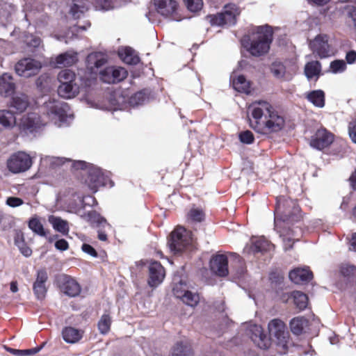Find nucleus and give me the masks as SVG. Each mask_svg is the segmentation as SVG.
Returning a JSON list of instances; mask_svg holds the SVG:
<instances>
[{"label":"nucleus","instance_id":"nucleus-1","mask_svg":"<svg viewBox=\"0 0 356 356\" xmlns=\"http://www.w3.org/2000/svg\"><path fill=\"white\" fill-rule=\"evenodd\" d=\"M300 218V208L294 200L284 197L277 198L275 229L283 239L285 251L291 249L294 241L298 240L296 238V230L291 229L289 225L298 222Z\"/></svg>","mask_w":356,"mask_h":356},{"label":"nucleus","instance_id":"nucleus-2","mask_svg":"<svg viewBox=\"0 0 356 356\" xmlns=\"http://www.w3.org/2000/svg\"><path fill=\"white\" fill-rule=\"evenodd\" d=\"M250 126L257 132L264 129L269 132H277L283 129L285 119L266 101H255L247 110Z\"/></svg>","mask_w":356,"mask_h":356},{"label":"nucleus","instance_id":"nucleus-3","mask_svg":"<svg viewBox=\"0 0 356 356\" xmlns=\"http://www.w3.org/2000/svg\"><path fill=\"white\" fill-rule=\"evenodd\" d=\"M273 40V31L269 26H258L252 34L241 39L242 46L253 56H261L268 52Z\"/></svg>","mask_w":356,"mask_h":356},{"label":"nucleus","instance_id":"nucleus-4","mask_svg":"<svg viewBox=\"0 0 356 356\" xmlns=\"http://www.w3.org/2000/svg\"><path fill=\"white\" fill-rule=\"evenodd\" d=\"M43 110L49 121L58 127L65 123L69 118L67 113L69 110L68 105L54 98L49 97L48 101L44 102Z\"/></svg>","mask_w":356,"mask_h":356},{"label":"nucleus","instance_id":"nucleus-5","mask_svg":"<svg viewBox=\"0 0 356 356\" xmlns=\"http://www.w3.org/2000/svg\"><path fill=\"white\" fill-rule=\"evenodd\" d=\"M270 341H272L285 353L289 340V333L286 324L279 318H274L268 324Z\"/></svg>","mask_w":356,"mask_h":356},{"label":"nucleus","instance_id":"nucleus-6","mask_svg":"<svg viewBox=\"0 0 356 356\" xmlns=\"http://www.w3.org/2000/svg\"><path fill=\"white\" fill-rule=\"evenodd\" d=\"M239 14L240 10L235 4H228L225 6L223 12L208 15L207 18L213 26H231L235 24Z\"/></svg>","mask_w":356,"mask_h":356},{"label":"nucleus","instance_id":"nucleus-7","mask_svg":"<svg viewBox=\"0 0 356 356\" xmlns=\"http://www.w3.org/2000/svg\"><path fill=\"white\" fill-rule=\"evenodd\" d=\"M81 217L97 228V238L99 241H107V232L111 229V226L104 218L95 211H89Z\"/></svg>","mask_w":356,"mask_h":356},{"label":"nucleus","instance_id":"nucleus-8","mask_svg":"<svg viewBox=\"0 0 356 356\" xmlns=\"http://www.w3.org/2000/svg\"><path fill=\"white\" fill-rule=\"evenodd\" d=\"M191 243L188 232L184 227H178L172 232L168 244L170 250L177 254L182 252Z\"/></svg>","mask_w":356,"mask_h":356},{"label":"nucleus","instance_id":"nucleus-9","mask_svg":"<svg viewBox=\"0 0 356 356\" xmlns=\"http://www.w3.org/2000/svg\"><path fill=\"white\" fill-rule=\"evenodd\" d=\"M6 164L10 172L19 173L29 170L32 165V161L29 154L23 152H18L8 158Z\"/></svg>","mask_w":356,"mask_h":356},{"label":"nucleus","instance_id":"nucleus-10","mask_svg":"<svg viewBox=\"0 0 356 356\" xmlns=\"http://www.w3.org/2000/svg\"><path fill=\"white\" fill-rule=\"evenodd\" d=\"M41 68V63L31 58H25L19 60L15 67L16 73L25 78L35 76Z\"/></svg>","mask_w":356,"mask_h":356},{"label":"nucleus","instance_id":"nucleus-11","mask_svg":"<svg viewBox=\"0 0 356 356\" xmlns=\"http://www.w3.org/2000/svg\"><path fill=\"white\" fill-rule=\"evenodd\" d=\"M296 71V66L288 61H275L270 65V72L274 77L281 81H290Z\"/></svg>","mask_w":356,"mask_h":356},{"label":"nucleus","instance_id":"nucleus-12","mask_svg":"<svg viewBox=\"0 0 356 356\" xmlns=\"http://www.w3.org/2000/svg\"><path fill=\"white\" fill-rule=\"evenodd\" d=\"M57 284L60 291L69 297L78 296L81 291L79 282L73 277L62 274L56 277Z\"/></svg>","mask_w":356,"mask_h":356},{"label":"nucleus","instance_id":"nucleus-13","mask_svg":"<svg viewBox=\"0 0 356 356\" xmlns=\"http://www.w3.org/2000/svg\"><path fill=\"white\" fill-rule=\"evenodd\" d=\"M172 291L176 298L191 307H195L200 301L198 293L188 290L186 284L182 282L175 284Z\"/></svg>","mask_w":356,"mask_h":356},{"label":"nucleus","instance_id":"nucleus-14","mask_svg":"<svg viewBox=\"0 0 356 356\" xmlns=\"http://www.w3.org/2000/svg\"><path fill=\"white\" fill-rule=\"evenodd\" d=\"M156 12L165 17H169L175 21H180L177 15L178 3L175 0H154Z\"/></svg>","mask_w":356,"mask_h":356},{"label":"nucleus","instance_id":"nucleus-15","mask_svg":"<svg viewBox=\"0 0 356 356\" xmlns=\"http://www.w3.org/2000/svg\"><path fill=\"white\" fill-rule=\"evenodd\" d=\"M334 141V135L324 128L318 129L310 140V145L318 150L329 147Z\"/></svg>","mask_w":356,"mask_h":356},{"label":"nucleus","instance_id":"nucleus-16","mask_svg":"<svg viewBox=\"0 0 356 356\" xmlns=\"http://www.w3.org/2000/svg\"><path fill=\"white\" fill-rule=\"evenodd\" d=\"M310 47L314 54H316L321 58L329 57L333 54L328 44L327 36L325 35H317L314 40L310 42Z\"/></svg>","mask_w":356,"mask_h":356},{"label":"nucleus","instance_id":"nucleus-17","mask_svg":"<svg viewBox=\"0 0 356 356\" xmlns=\"http://www.w3.org/2000/svg\"><path fill=\"white\" fill-rule=\"evenodd\" d=\"M46 123L37 113H29L22 118L19 127L26 133H33Z\"/></svg>","mask_w":356,"mask_h":356},{"label":"nucleus","instance_id":"nucleus-18","mask_svg":"<svg viewBox=\"0 0 356 356\" xmlns=\"http://www.w3.org/2000/svg\"><path fill=\"white\" fill-rule=\"evenodd\" d=\"M85 183L93 193H95L99 186L106 184L105 177L99 168L90 165Z\"/></svg>","mask_w":356,"mask_h":356},{"label":"nucleus","instance_id":"nucleus-19","mask_svg":"<svg viewBox=\"0 0 356 356\" xmlns=\"http://www.w3.org/2000/svg\"><path fill=\"white\" fill-rule=\"evenodd\" d=\"M252 341L261 349H266L270 346V339L263 332L262 327L257 324H250L248 328Z\"/></svg>","mask_w":356,"mask_h":356},{"label":"nucleus","instance_id":"nucleus-20","mask_svg":"<svg viewBox=\"0 0 356 356\" xmlns=\"http://www.w3.org/2000/svg\"><path fill=\"white\" fill-rule=\"evenodd\" d=\"M210 268L213 273L220 277L228 275V258L225 254L213 256L210 260Z\"/></svg>","mask_w":356,"mask_h":356},{"label":"nucleus","instance_id":"nucleus-21","mask_svg":"<svg viewBox=\"0 0 356 356\" xmlns=\"http://www.w3.org/2000/svg\"><path fill=\"white\" fill-rule=\"evenodd\" d=\"M165 270L158 261H151L149 266L148 284L152 287L159 285L165 277Z\"/></svg>","mask_w":356,"mask_h":356},{"label":"nucleus","instance_id":"nucleus-22","mask_svg":"<svg viewBox=\"0 0 356 356\" xmlns=\"http://www.w3.org/2000/svg\"><path fill=\"white\" fill-rule=\"evenodd\" d=\"M48 275L45 269H40L37 272L36 280L33 283V289L38 299H43L47 293L46 282Z\"/></svg>","mask_w":356,"mask_h":356},{"label":"nucleus","instance_id":"nucleus-23","mask_svg":"<svg viewBox=\"0 0 356 356\" xmlns=\"http://www.w3.org/2000/svg\"><path fill=\"white\" fill-rule=\"evenodd\" d=\"M168 356H194V354L189 341L182 340L174 344Z\"/></svg>","mask_w":356,"mask_h":356},{"label":"nucleus","instance_id":"nucleus-24","mask_svg":"<svg viewBox=\"0 0 356 356\" xmlns=\"http://www.w3.org/2000/svg\"><path fill=\"white\" fill-rule=\"evenodd\" d=\"M312 273L307 267L297 268L289 273L290 280L296 284L308 282L312 279Z\"/></svg>","mask_w":356,"mask_h":356},{"label":"nucleus","instance_id":"nucleus-25","mask_svg":"<svg viewBox=\"0 0 356 356\" xmlns=\"http://www.w3.org/2000/svg\"><path fill=\"white\" fill-rule=\"evenodd\" d=\"M107 56L102 52H93L90 54L86 59L87 67L91 71L98 69L106 63Z\"/></svg>","mask_w":356,"mask_h":356},{"label":"nucleus","instance_id":"nucleus-26","mask_svg":"<svg viewBox=\"0 0 356 356\" xmlns=\"http://www.w3.org/2000/svg\"><path fill=\"white\" fill-rule=\"evenodd\" d=\"M15 89V85L11 75L4 73L0 76V94L8 97L12 95Z\"/></svg>","mask_w":356,"mask_h":356},{"label":"nucleus","instance_id":"nucleus-27","mask_svg":"<svg viewBox=\"0 0 356 356\" xmlns=\"http://www.w3.org/2000/svg\"><path fill=\"white\" fill-rule=\"evenodd\" d=\"M16 125L15 113L8 109L0 110V130L11 129Z\"/></svg>","mask_w":356,"mask_h":356},{"label":"nucleus","instance_id":"nucleus-28","mask_svg":"<svg viewBox=\"0 0 356 356\" xmlns=\"http://www.w3.org/2000/svg\"><path fill=\"white\" fill-rule=\"evenodd\" d=\"M29 100L25 94H17L12 97L10 106L16 110L17 113L24 112L29 106Z\"/></svg>","mask_w":356,"mask_h":356},{"label":"nucleus","instance_id":"nucleus-29","mask_svg":"<svg viewBox=\"0 0 356 356\" xmlns=\"http://www.w3.org/2000/svg\"><path fill=\"white\" fill-rule=\"evenodd\" d=\"M77 61V54L74 51H67L56 58V65L58 67L71 66Z\"/></svg>","mask_w":356,"mask_h":356},{"label":"nucleus","instance_id":"nucleus-30","mask_svg":"<svg viewBox=\"0 0 356 356\" xmlns=\"http://www.w3.org/2000/svg\"><path fill=\"white\" fill-rule=\"evenodd\" d=\"M231 81L234 88L240 92L246 94L250 92V84L248 81L246 80L244 76L238 75L236 76L235 74L231 75Z\"/></svg>","mask_w":356,"mask_h":356},{"label":"nucleus","instance_id":"nucleus-31","mask_svg":"<svg viewBox=\"0 0 356 356\" xmlns=\"http://www.w3.org/2000/svg\"><path fill=\"white\" fill-rule=\"evenodd\" d=\"M79 83L59 85L58 88V94L63 98L71 99L74 98L79 94Z\"/></svg>","mask_w":356,"mask_h":356},{"label":"nucleus","instance_id":"nucleus-32","mask_svg":"<svg viewBox=\"0 0 356 356\" xmlns=\"http://www.w3.org/2000/svg\"><path fill=\"white\" fill-rule=\"evenodd\" d=\"M309 325V321L302 316H297L290 321L289 326L291 331L295 335H300L303 333L305 328Z\"/></svg>","mask_w":356,"mask_h":356},{"label":"nucleus","instance_id":"nucleus-33","mask_svg":"<svg viewBox=\"0 0 356 356\" xmlns=\"http://www.w3.org/2000/svg\"><path fill=\"white\" fill-rule=\"evenodd\" d=\"M274 245L264 237H257L252 240L250 250L253 252H264L270 251Z\"/></svg>","mask_w":356,"mask_h":356},{"label":"nucleus","instance_id":"nucleus-34","mask_svg":"<svg viewBox=\"0 0 356 356\" xmlns=\"http://www.w3.org/2000/svg\"><path fill=\"white\" fill-rule=\"evenodd\" d=\"M48 221L56 231L64 235L68 234L70 227L67 220H65L60 217L51 215L48 218Z\"/></svg>","mask_w":356,"mask_h":356},{"label":"nucleus","instance_id":"nucleus-35","mask_svg":"<svg viewBox=\"0 0 356 356\" xmlns=\"http://www.w3.org/2000/svg\"><path fill=\"white\" fill-rule=\"evenodd\" d=\"M64 341L69 343H74L81 338L83 333L81 330L72 327H66L62 331Z\"/></svg>","mask_w":356,"mask_h":356},{"label":"nucleus","instance_id":"nucleus-36","mask_svg":"<svg viewBox=\"0 0 356 356\" xmlns=\"http://www.w3.org/2000/svg\"><path fill=\"white\" fill-rule=\"evenodd\" d=\"M118 54L120 58L129 65H136L139 62V57L131 47H123L119 49Z\"/></svg>","mask_w":356,"mask_h":356},{"label":"nucleus","instance_id":"nucleus-37","mask_svg":"<svg viewBox=\"0 0 356 356\" xmlns=\"http://www.w3.org/2000/svg\"><path fill=\"white\" fill-rule=\"evenodd\" d=\"M307 99L316 107L323 108L325 106V93L321 90H316L308 92Z\"/></svg>","mask_w":356,"mask_h":356},{"label":"nucleus","instance_id":"nucleus-38","mask_svg":"<svg viewBox=\"0 0 356 356\" xmlns=\"http://www.w3.org/2000/svg\"><path fill=\"white\" fill-rule=\"evenodd\" d=\"M58 80L60 85H70L78 83L77 77L75 73L70 70H61L58 75Z\"/></svg>","mask_w":356,"mask_h":356},{"label":"nucleus","instance_id":"nucleus-39","mask_svg":"<svg viewBox=\"0 0 356 356\" xmlns=\"http://www.w3.org/2000/svg\"><path fill=\"white\" fill-rule=\"evenodd\" d=\"M321 71V63L318 61L307 63L305 67V74L308 79L318 78Z\"/></svg>","mask_w":356,"mask_h":356},{"label":"nucleus","instance_id":"nucleus-40","mask_svg":"<svg viewBox=\"0 0 356 356\" xmlns=\"http://www.w3.org/2000/svg\"><path fill=\"white\" fill-rule=\"evenodd\" d=\"M293 302L299 310H304L308 305V297L302 292L296 291L292 293Z\"/></svg>","mask_w":356,"mask_h":356},{"label":"nucleus","instance_id":"nucleus-41","mask_svg":"<svg viewBox=\"0 0 356 356\" xmlns=\"http://www.w3.org/2000/svg\"><path fill=\"white\" fill-rule=\"evenodd\" d=\"M66 159V158L63 157L47 156L44 158H42L41 161L42 165H49L50 168L54 169L61 165H67Z\"/></svg>","mask_w":356,"mask_h":356},{"label":"nucleus","instance_id":"nucleus-42","mask_svg":"<svg viewBox=\"0 0 356 356\" xmlns=\"http://www.w3.org/2000/svg\"><path fill=\"white\" fill-rule=\"evenodd\" d=\"M111 318L108 314H104L102 316L98 322V329L101 334H107L111 328Z\"/></svg>","mask_w":356,"mask_h":356},{"label":"nucleus","instance_id":"nucleus-43","mask_svg":"<svg viewBox=\"0 0 356 356\" xmlns=\"http://www.w3.org/2000/svg\"><path fill=\"white\" fill-rule=\"evenodd\" d=\"M29 227L34 233L41 236H44L46 235V232L42 222L37 218H33L29 220Z\"/></svg>","mask_w":356,"mask_h":356},{"label":"nucleus","instance_id":"nucleus-44","mask_svg":"<svg viewBox=\"0 0 356 356\" xmlns=\"http://www.w3.org/2000/svg\"><path fill=\"white\" fill-rule=\"evenodd\" d=\"M94 6L97 10H108L116 6V0H95Z\"/></svg>","mask_w":356,"mask_h":356},{"label":"nucleus","instance_id":"nucleus-45","mask_svg":"<svg viewBox=\"0 0 356 356\" xmlns=\"http://www.w3.org/2000/svg\"><path fill=\"white\" fill-rule=\"evenodd\" d=\"M15 243L18 247L20 252L24 256L29 257L31 255L32 250L29 246L26 245L22 236L19 237L17 236L15 239Z\"/></svg>","mask_w":356,"mask_h":356},{"label":"nucleus","instance_id":"nucleus-46","mask_svg":"<svg viewBox=\"0 0 356 356\" xmlns=\"http://www.w3.org/2000/svg\"><path fill=\"white\" fill-rule=\"evenodd\" d=\"M108 72L114 74L115 83L124 80L127 76V70L122 67L113 66V69L109 70Z\"/></svg>","mask_w":356,"mask_h":356},{"label":"nucleus","instance_id":"nucleus-47","mask_svg":"<svg viewBox=\"0 0 356 356\" xmlns=\"http://www.w3.org/2000/svg\"><path fill=\"white\" fill-rule=\"evenodd\" d=\"M330 71L334 74L343 72L346 69V63L342 60H336L331 62L330 65Z\"/></svg>","mask_w":356,"mask_h":356},{"label":"nucleus","instance_id":"nucleus-48","mask_svg":"<svg viewBox=\"0 0 356 356\" xmlns=\"http://www.w3.org/2000/svg\"><path fill=\"white\" fill-rule=\"evenodd\" d=\"M229 257L230 259H233V261L235 262L236 267L238 268V270L236 273V275L238 277H241L244 274L245 272L241 258L239 257V255L235 253L230 254Z\"/></svg>","mask_w":356,"mask_h":356},{"label":"nucleus","instance_id":"nucleus-49","mask_svg":"<svg viewBox=\"0 0 356 356\" xmlns=\"http://www.w3.org/2000/svg\"><path fill=\"white\" fill-rule=\"evenodd\" d=\"M187 8L191 12H197L202 8V0H184Z\"/></svg>","mask_w":356,"mask_h":356},{"label":"nucleus","instance_id":"nucleus-50","mask_svg":"<svg viewBox=\"0 0 356 356\" xmlns=\"http://www.w3.org/2000/svg\"><path fill=\"white\" fill-rule=\"evenodd\" d=\"M189 218L195 222H201L204 218V213L200 209H192L188 213Z\"/></svg>","mask_w":356,"mask_h":356},{"label":"nucleus","instance_id":"nucleus-51","mask_svg":"<svg viewBox=\"0 0 356 356\" xmlns=\"http://www.w3.org/2000/svg\"><path fill=\"white\" fill-rule=\"evenodd\" d=\"M111 69H113V66L107 67L100 72V78L104 82L107 83H115L114 74L108 72Z\"/></svg>","mask_w":356,"mask_h":356},{"label":"nucleus","instance_id":"nucleus-52","mask_svg":"<svg viewBox=\"0 0 356 356\" xmlns=\"http://www.w3.org/2000/svg\"><path fill=\"white\" fill-rule=\"evenodd\" d=\"M67 165L75 170H84L87 167V163L83 161H75L70 159H66Z\"/></svg>","mask_w":356,"mask_h":356},{"label":"nucleus","instance_id":"nucleus-53","mask_svg":"<svg viewBox=\"0 0 356 356\" xmlns=\"http://www.w3.org/2000/svg\"><path fill=\"white\" fill-rule=\"evenodd\" d=\"M239 139L241 143L251 144L254 141V136L250 131H245L239 134Z\"/></svg>","mask_w":356,"mask_h":356},{"label":"nucleus","instance_id":"nucleus-54","mask_svg":"<svg viewBox=\"0 0 356 356\" xmlns=\"http://www.w3.org/2000/svg\"><path fill=\"white\" fill-rule=\"evenodd\" d=\"M6 204L11 207H17L23 204V200L19 197H10L6 200Z\"/></svg>","mask_w":356,"mask_h":356},{"label":"nucleus","instance_id":"nucleus-55","mask_svg":"<svg viewBox=\"0 0 356 356\" xmlns=\"http://www.w3.org/2000/svg\"><path fill=\"white\" fill-rule=\"evenodd\" d=\"M355 268L353 266H343L341 269V273L345 277H350L353 275L355 273Z\"/></svg>","mask_w":356,"mask_h":356},{"label":"nucleus","instance_id":"nucleus-56","mask_svg":"<svg viewBox=\"0 0 356 356\" xmlns=\"http://www.w3.org/2000/svg\"><path fill=\"white\" fill-rule=\"evenodd\" d=\"M144 99V94L143 92H137L134 97H131V103L136 105L140 104L143 102Z\"/></svg>","mask_w":356,"mask_h":356},{"label":"nucleus","instance_id":"nucleus-57","mask_svg":"<svg viewBox=\"0 0 356 356\" xmlns=\"http://www.w3.org/2000/svg\"><path fill=\"white\" fill-rule=\"evenodd\" d=\"M81 249L84 252L91 255L93 257H97V252L90 245L84 243L83 244Z\"/></svg>","mask_w":356,"mask_h":356},{"label":"nucleus","instance_id":"nucleus-58","mask_svg":"<svg viewBox=\"0 0 356 356\" xmlns=\"http://www.w3.org/2000/svg\"><path fill=\"white\" fill-rule=\"evenodd\" d=\"M55 247L59 250L64 251L68 249L69 245L66 240L60 239L55 243Z\"/></svg>","mask_w":356,"mask_h":356},{"label":"nucleus","instance_id":"nucleus-59","mask_svg":"<svg viewBox=\"0 0 356 356\" xmlns=\"http://www.w3.org/2000/svg\"><path fill=\"white\" fill-rule=\"evenodd\" d=\"M83 7L81 8L76 4H74L70 9V13L72 15V16L75 18H78L80 17V15L79 14V12L81 13H83Z\"/></svg>","mask_w":356,"mask_h":356},{"label":"nucleus","instance_id":"nucleus-60","mask_svg":"<svg viewBox=\"0 0 356 356\" xmlns=\"http://www.w3.org/2000/svg\"><path fill=\"white\" fill-rule=\"evenodd\" d=\"M348 16L352 19L353 24L356 26V8L354 6L348 7Z\"/></svg>","mask_w":356,"mask_h":356},{"label":"nucleus","instance_id":"nucleus-61","mask_svg":"<svg viewBox=\"0 0 356 356\" xmlns=\"http://www.w3.org/2000/svg\"><path fill=\"white\" fill-rule=\"evenodd\" d=\"M346 59L349 64L356 62V51H350L346 54Z\"/></svg>","mask_w":356,"mask_h":356},{"label":"nucleus","instance_id":"nucleus-62","mask_svg":"<svg viewBox=\"0 0 356 356\" xmlns=\"http://www.w3.org/2000/svg\"><path fill=\"white\" fill-rule=\"evenodd\" d=\"M6 350L14 355H16V356H23V354L24 352H23V350H18V349H14V348H6Z\"/></svg>","mask_w":356,"mask_h":356},{"label":"nucleus","instance_id":"nucleus-63","mask_svg":"<svg viewBox=\"0 0 356 356\" xmlns=\"http://www.w3.org/2000/svg\"><path fill=\"white\" fill-rule=\"evenodd\" d=\"M350 250L356 251V233L353 234L352 237L350 240Z\"/></svg>","mask_w":356,"mask_h":356},{"label":"nucleus","instance_id":"nucleus-64","mask_svg":"<svg viewBox=\"0 0 356 356\" xmlns=\"http://www.w3.org/2000/svg\"><path fill=\"white\" fill-rule=\"evenodd\" d=\"M349 134L352 140L356 143V124L350 127Z\"/></svg>","mask_w":356,"mask_h":356}]
</instances>
